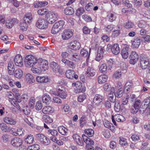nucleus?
Instances as JSON below:
<instances>
[{"label": "nucleus", "mask_w": 150, "mask_h": 150, "mask_svg": "<svg viewBox=\"0 0 150 150\" xmlns=\"http://www.w3.org/2000/svg\"><path fill=\"white\" fill-rule=\"evenodd\" d=\"M47 134L50 136H57L58 134V133L57 130L54 129H49L47 132Z\"/></svg>", "instance_id": "nucleus-46"}, {"label": "nucleus", "mask_w": 150, "mask_h": 150, "mask_svg": "<svg viewBox=\"0 0 150 150\" xmlns=\"http://www.w3.org/2000/svg\"><path fill=\"white\" fill-rule=\"evenodd\" d=\"M73 35V32L71 30L66 29L62 33V38L63 40H68Z\"/></svg>", "instance_id": "nucleus-9"}, {"label": "nucleus", "mask_w": 150, "mask_h": 150, "mask_svg": "<svg viewBox=\"0 0 150 150\" xmlns=\"http://www.w3.org/2000/svg\"><path fill=\"white\" fill-rule=\"evenodd\" d=\"M36 80L38 82L40 83H46L49 81V79L45 76H38L36 77Z\"/></svg>", "instance_id": "nucleus-26"}, {"label": "nucleus", "mask_w": 150, "mask_h": 150, "mask_svg": "<svg viewBox=\"0 0 150 150\" xmlns=\"http://www.w3.org/2000/svg\"><path fill=\"white\" fill-rule=\"evenodd\" d=\"M82 18L85 21L87 22H90L92 21L91 18L86 14H84L82 16Z\"/></svg>", "instance_id": "nucleus-61"}, {"label": "nucleus", "mask_w": 150, "mask_h": 150, "mask_svg": "<svg viewBox=\"0 0 150 150\" xmlns=\"http://www.w3.org/2000/svg\"><path fill=\"white\" fill-rule=\"evenodd\" d=\"M9 102L12 105L16 107L17 109L14 108H11V111L14 114L17 113L18 112V111L20 110V107L18 103L20 102V101L17 102L16 99H11L9 100Z\"/></svg>", "instance_id": "nucleus-8"}, {"label": "nucleus", "mask_w": 150, "mask_h": 150, "mask_svg": "<svg viewBox=\"0 0 150 150\" xmlns=\"http://www.w3.org/2000/svg\"><path fill=\"white\" fill-rule=\"evenodd\" d=\"M93 5L92 3H89L86 5L85 9L87 11L91 10L93 8Z\"/></svg>", "instance_id": "nucleus-51"}, {"label": "nucleus", "mask_w": 150, "mask_h": 150, "mask_svg": "<svg viewBox=\"0 0 150 150\" xmlns=\"http://www.w3.org/2000/svg\"><path fill=\"white\" fill-rule=\"evenodd\" d=\"M58 17V14L54 12H50L46 14L45 17L46 20L50 24L54 23Z\"/></svg>", "instance_id": "nucleus-4"}, {"label": "nucleus", "mask_w": 150, "mask_h": 150, "mask_svg": "<svg viewBox=\"0 0 150 150\" xmlns=\"http://www.w3.org/2000/svg\"><path fill=\"white\" fill-rule=\"evenodd\" d=\"M140 65L142 69H145L149 66V60L145 57H140Z\"/></svg>", "instance_id": "nucleus-10"}, {"label": "nucleus", "mask_w": 150, "mask_h": 150, "mask_svg": "<svg viewBox=\"0 0 150 150\" xmlns=\"http://www.w3.org/2000/svg\"><path fill=\"white\" fill-rule=\"evenodd\" d=\"M22 112L25 115H29L30 112V110L28 107H26L23 108L22 110Z\"/></svg>", "instance_id": "nucleus-57"}, {"label": "nucleus", "mask_w": 150, "mask_h": 150, "mask_svg": "<svg viewBox=\"0 0 150 150\" xmlns=\"http://www.w3.org/2000/svg\"><path fill=\"white\" fill-rule=\"evenodd\" d=\"M129 58L130 64H134L138 60L139 56L135 51H132L131 52Z\"/></svg>", "instance_id": "nucleus-7"}, {"label": "nucleus", "mask_w": 150, "mask_h": 150, "mask_svg": "<svg viewBox=\"0 0 150 150\" xmlns=\"http://www.w3.org/2000/svg\"><path fill=\"white\" fill-rule=\"evenodd\" d=\"M21 29L23 31H25L27 30L28 27V23L23 21L20 24Z\"/></svg>", "instance_id": "nucleus-43"}, {"label": "nucleus", "mask_w": 150, "mask_h": 150, "mask_svg": "<svg viewBox=\"0 0 150 150\" xmlns=\"http://www.w3.org/2000/svg\"><path fill=\"white\" fill-rule=\"evenodd\" d=\"M68 47L71 49L77 50L80 48L81 45L80 42L76 40H74L70 42L69 44Z\"/></svg>", "instance_id": "nucleus-11"}, {"label": "nucleus", "mask_w": 150, "mask_h": 150, "mask_svg": "<svg viewBox=\"0 0 150 150\" xmlns=\"http://www.w3.org/2000/svg\"><path fill=\"white\" fill-rule=\"evenodd\" d=\"M116 16L115 13H110L108 14L107 16V19L110 22H112L115 21L116 18Z\"/></svg>", "instance_id": "nucleus-39"}, {"label": "nucleus", "mask_w": 150, "mask_h": 150, "mask_svg": "<svg viewBox=\"0 0 150 150\" xmlns=\"http://www.w3.org/2000/svg\"><path fill=\"white\" fill-rule=\"evenodd\" d=\"M51 101V98L49 95L45 94L42 96V101L44 103L47 104H49Z\"/></svg>", "instance_id": "nucleus-35"}, {"label": "nucleus", "mask_w": 150, "mask_h": 150, "mask_svg": "<svg viewBox=\"0 0 150 150\" xmlns=\"http://www.w3.org/2000/svg\"><path fill=\"white\" fill-rule=\"evenodd\" d=\"M82 137L84 142L86 144V146L87 145L92 146L94 144V141L90 138L87 137L85 135L83 134Z\"/></svg>", "instance_id": "nucleus-27"}, {"label": "nucleus", "mask_w": 150, "mask_h": 150, "mask_svg": "<svg viewBox=\"0 0 150 150\" xmlns=\"http://www.w3.org/2000/svg\"><path fill=\"white\" fill-rule=\"evenodd\" d=\"M48 62L47 60L42 59H38L36 65L32 67L31 70L34 74H40L42 70L46 71L48 69Z\"/></svg>", "instance_id": "nucleus-1"}, {"label": "nucleus", "mask_w": 150, "mask_h": 150, "mask_svg": "<svg viewBox=\"0 0 150 150\" xmlns=\"http://www.w3.org/2000/svg\"><path fill=\"white\" fill-rule=\"evenodd\" d=\"M103 135L105 137L108 138L110 136V134L108 129L104 130L103 132Z\"/></svg>", "instance_id": "nucleus-60"}, {"label": "nucleus", "mask_w": 150, "mask_h": 150, "mask_svg": "<svg viewBox=\"0 0 150 150\" xmlns=\"http://www.w3.org/2000/svg\"><path fill=\"white\" fill-rule=\"evenodd\" d=\"M74 11L73 8L69 7L66 8L64 10V13L66 15H72L74 13Z\"/></svg>", "instance_id": "nucleus-36"}, {"label": "nucleus", "mask_w": 150, "mask_h": 150, "mask_svg": "<svg viewBox=\"0 0 150 150\" xmlns=\"http://www.w3.org/2000/svg\"><path fill=\"white\" fill-rule=\"evenodd\" d=\"M85 11L83 7H79L76 10V14L78 16H80Z\"/></svg>", "instance_id": "nucleus-45"}, {"label": "nucleus", "mask_w": 150, "mask_h": 150, "mask_svg": "<svg viewBox=\"0 0 150 150\" xmlns=\"http://www.w3.org/2000/svg\"><path fill=\"white\" fill-rule=\"evenodd\" d=\"M38 59L31 55H28L25 58V65L27 67H33L36 65Z\"/></svg>", "instance_id": "nucleus-2"}, {"label": "nucleus", "mask_w": 150, "mask_h": 150, "mask_svg": "<svg viewBox=\"0 0 150 150\" xmlns=\"http://www.w3.org/2000/svg\"><path fill=\"white\" fill-rule=\"evenodd\" d=\"M14 76L16 78L20 79L23 76V71L21 69H16L14 71Z\"/></svg>", "instance_id": "nucleus-33"}, {"label": "nucleus", "mask_w": 150, "mask_h": 150, "mask_svg": "<svg viewBox=\"0 0 150 150\" xmlns=\"http://www.w3.org/2000/svg\"><path fill=\"white\" fill-rule=\"evenodd\" d=\"M11 143L13 146L18 147L22 145L23 141L20 138L16 137L11 140Z\"/></svg>", "instance_id": "nucleus-15"}, {"label": "nucleus", "mask_w": 150, "mask_h": 150, "mask_svg": "<svg viewBox=\"0 0 150 150\" xmlns=\"http://www.w3.org/2000/svg\"><path fill=\"white\" fill-rule=\"evenodd\" d=\"M143 113H144L146 115H150V103L149 105L145 109L143 110Z\"/></svg>", "instance_id": "nucleus-64"}, {"label": "nucleus", "mask_w": 150, "mask_h": 150, "mask_svg": "<svg viewBox=\"0 0 150 150\" xmlns=\"http://www.w3.org/2000/svg\"><path fill=\"white\" fill-rule=\"evenodd\" d=\"M114 28V26L113 25H109L105 28L106 31L107 32H109L112 31Z\"/></svg>", "instance_id": "nucleus-63"}, {"label": "nucleus", "mask_w": 150, "mask_h": 150, "mask_svg": "<svg viewBox=\"0 0 150 150\" xmlns=\"http://www.w3.org/2000/svg\"><path fill=\"white\" fill-rule=\"evenodd\" d=\"M123 93V89L120 88L114 93V95L115 97L120 98L122 96Z\"/></svg>", "instance_id": "nucleus-41"}, {"label": "nucleus", "mask_w": 150, "mask_h": 150, "mask_svg": "<svg viewBox=\"0 0 150 150\" xmlns=\"http://www.w3.org/2000/svg\"><path fill=\"white\" fill-rule=\"evenodd\" d=\"M15 70V66L12 62L10 61L8 64L7 71L8 74L10 75H13L14 74Z\"/></svg>", "instance_id": "nucleus-18"}, {"label": "nucleus", "mask_w": 150, "mask_h": 150, "mask_svg": "<svg viewBox=\"0 0 150 150\" xmlns=\"http://www.w3.org/2000/svg\"><path fill=\"white\" fill-rule=\"evenodd\" d=\"M84 132L89 137L92 136L94 133V131L92 129H91L85 130Z\"/></svg>", "instance_id": "nucleus-48"}, {"label": "nucleus", "mask_w": 150, "mask_h": 150, "mask_svg": "<svg viewBox=\"0 0 150 150\" xmlns=\"http://www.w3.org/2000/svg\"><path fill=\"white\" fill-rule=\"evenodd\" d=\"M104 98V96L102 95L96 94L93 99V104H98L102 101Z\"/></svg>", "instance_id": "nucleus-16"}, {"label": "nucleus", "mask_w": 150, "mask_h": 150, "mask_svg": "<svg viewBox=\"0 0 150 150\" xmlns=\"http://www.w3.org/2000/svg\"><path fill=\"white\" fill-rule=\"evenodd\" d=\"M4 122L7 124L11 125H15L16 123V121L11 118L6 117L4 119Z\"/></svg>", "instance_id": "nucleus-34"}, {"label": "nucleus", "mask_w": 150, "mask_h": 150, "mask_svg": "<svg viewBox=\"0 0 150 150\" xmlns=\"http://www.w3.org/2000/svg\"><path fill=\"white\" fill-rule=\"evenodd\" d=\"M33 19L32 15L31 13L26 14L23 18V21L27 23H30Z\"/></svg>", "instance_id": "nucleus-30"}, {"label": "nucleus", "mask_w": 150, "mask_h": 150, "mask_svg": "<svg viewBox=\"0 0 150 150\" xmlns=\"http://www.w3.org/2000/svg\"><path fill=\"white\" fill-rule=\"evenodd\" d=\"M134 6L135 7H139L142 4V0H133Z\"/></svg>", "instance_id": "nucleus-54"}, {"label": "nucleus", "mask_w": 150, "mask_h": 150, "mask_svg": "<svg viewBox=\"0 0 150 150\" xmlns=\"http://www.w3.org/2000/svg\"><path fill=\"white\" fill-rule=\"evenodd\" d=\"M25 142L27 144H30L34 141L33 137V135L30 134L28 135L25 139Z\"/></svg>", "instance_id": "nucleus-40"}, {"label": "nucleus", "mask_w": 150, "mask_h": 150, "mask_svg": "<svg viewBox=\"0 0 150 150\" xmlns=\"http://www.w3.org/2000/svg\"><path fill=\"white\" fill-rule=\"evenodd\" d=\"M129 49V47H123L122 50L121 55L124 59H126L128 57Z\"/></svg>", "instance_id": "nucleus-25"}, {"label": "nucleus", "mask_w": 150, "mask_h": 150, "mask_svg": "<svg viewBox=\"0 0 150 150\" xmlns=\"http://www.w3.org/2000/svg\"><path fill=\"white\" fill-rule=\"evenodd\" d=\"M114 107L115 111L117 112H119L120 108V102L119 101H117L115 102Z\"/></svg>", "instance_id": "nucleus-52"}, {"label": "nucleus", "mask_w": 150, "mask_h": 150, "mask_svg": "<svg viewBox=\"0 0 150 150\" xmlns=\"http://www.w3.org/2000/svg\"><path fill=\"white\" fill-rule=\"evenodd\" d=\"M54 108L50 106H47L44 107L42 109V112L45 114H48L54 112Z\"/></svg>", "instance_id": "nucleus-29"}, {"label": "nucleus", "mask_w": 150, "mask_h": 150, "mask_svg": "<svg viewBox=\"0 0 150 150\" xmlns=\"http://www.w3.org/2000/svg\"><path fill=\"white\" fill-rule=\"evenodd\" d=\"M107 66L106 64H101L100 66L99 70L102 73H103L106 71L107 69Z\"/></svg>", "instance_id": "nucleus-47"}, {"label": "nucleus", "mask_w": 150, "mask_h": 150, "mask_svg": "<svg viewBox=\"0 0 150 150\" xmlns=\"http://www.w3.org/2000/svg\"><path fill=\"white\" fill-rule=\"evenodd\" d=\"M0 127L2 131L5 132H8V131H9L7 129V127L4 123L0 124Z\"/></svg>", "instance_id": "nucleus-59"}, {"label": "nucleus", "mask_w": 150, "mask_h": 150, "mask_svg": "<svg viewBox=\"0 0 150 150\" xmlns=\"http://www.w3.org/2000/svg\"><path fill=\"white\" fill-rule=\"evenodd\" d=\"M35 99L34 97H32L30 99L29 105L30 107L33 108L35 103Z\"/></svg>", "instance_id": "nucleus-56"}, {"label": "nucleus", "mask_w": 150, "mask_h": 150, "mask_svg": "<svg viewBox=\"0 0 150 150\" xmlns=\"http://www.w3.org/2000/svg\"><path fill=\"white\" fill-rule=\"evenodd\" d=\"M132 47L133 48H138L140 45L141 39L139 38H134L131 40Z\"/></svg>", "instance_id": "nucleus-17"}, {"label": "nucleus", "mask_w": 150, "mask_h": 150, "mask_svg": "<svg viewBox=\"0 0 150 150\" xmlns=\"http://www.w3.org/2000/svg\"><path fill=\"white\" fill-rule=\"evenodd\" d=\"M82 30L83 33L86 34H89L91 31V30L86 26H84Z\"/></svg>", "instance_id": "nucleus-58"}, {"label": "nucleus", "mask_w": 150, "mask_h": 150, "mask_svg": "<svg viewBox=\"0 0 150 150\" xmlns=\"http://www.w3.org/2000/svg\"><path fill=\"white\" fill-rule=\"evenodd\" d=\"M69 59L78 62L81 59L80 56L76 53H73L69 57Z\"/></svg>", "instance_id": "nucleus-28"}, {"label": "nucleus", "mask_w": 150, "mask_h": 150, "mask_svg": "<svg viewBox=\"0 0 150 150\" xmlns=\"http://www.w3.org/2000/svg\"><path fill=\"white\" fill-rule=\"evenodd\" d=\"M119 143L121 145L124 146L127 144L126 139L123 137L119 138Z\"/></svg>", "instance_id": "nucleus-55"}, {"label": "nucleus", "mask_w": 150, "mask_h": 150, "mask_svg": "<svg viewBox=\"0 0 150 150\" xmlns=\"http://www.w3.org/2000/svg\"><path fill=\"white\" fill-rule=\"evenodd\" d=\"M112 52L115 55H117L120 52V48L119 45L117 44H115L112 45Z\"/></svg>", "instance_id": "nucleus-24"}, {"label": "nucleus", "mask_w": 150, "mask_h": 150, "mask_svg": "<svg viewBox=\"0 0 150 150\" xmlns=\"http://www.w3.org/2000/svg\"><path fill=\"white\" fill-rule=\"evenodd\" d=\"M64 24V21L62 20L56 22L52 27L51 30L52 33L55 34L58 32L63 28Z\"/></svg>", "instance_id": "nucleus-3"}, {"label": "nucleus", "mask_w": 150, "mask_h": 150, "mask_svg": "<svg viewBox=\"0 0 150 150\" xmlns=\"http://www.w3.org/2000/svg\"><path fill=\"white\" fill-rule=\"evenodd\" d=\"M43 120L44 122L47 123H50L52 122L53 120L52 118L48 115H45L43 117Z\"/></svg>", "instance_id": "nucleus-42"}, {"label": "nucleus", "mask_w": 150, "mask_h": 150, "mask_svg": "<svg viewBox=\"0 0 150 150\" xmlns=\"http://www.w3.org/2000/svg\"><path fill=\"white\" fill-rule=\"evenodd\" d=\"M61 61L63 62L65 65L72 69H75V64L73 62L69 60L65 59H62Z\"/></svg>", "instance_id": "nucleus-19"}, {"label": "nucleus", "mask_w": 150, "mask_h": 150, "mask_svg": "<svg viewBox=\"0 0 150 150\" xmlns=\"http://www.w3.org/2000/svg\"><path fill=\"white\" fill-rule=\"evenodd\" d=\"M134 24L131 21H127L124 24V27L126 29H130L134 28Z\"/></svg>", "instance_id": "nucleus-44"}, {"label": "nucleus", "mask_w": 150, "mask_h": 150, "mask_svg": "<svg viewBox=\"0 0 150 150\" xmlns=\"http://www.w3.org/2000/svg\"><path fill=\"white\" fill-rule=\"evenodd\" d=\"M65 75L69 79H72L74 78L77 79L78 78V76L75 74V71L73 70L68 69L65 72Z\"/></svg>", "instance_id": "nucleus-14"}, {"label": "nucleus", "mask_w": 150, "mask_h": 150, "mask_svg": "<svg viewBox=\"0 0 150 150\" xmlns=\"http://www.w3.org/2000/svg\"><path fill=\"white\" fill-rule=\"evenodd\" d=\"M25 79L26 81L29 83H32L34 81L33 76L29 73H28L26 74Z\"/></svg>", "instance_id": "nucleus-32"}, {"label": "nucleus", "mask_w": 150, "mask_h": 150, "mask_svg": "<svg viewBox=\"0 0 150 150\" xmlns=\"http://www.w3.org/2000/svg\"><path fill=\"white\" fill-rule=\"evenodd\" d=\"M74 86L79 91H81V87H82V83L79 81L76 82L74 84Z\"/></svg>", "instance_id": "nucleus-53"}, {"label": "nucleus", "mask_w": 150, "mask_h": 150, "mask_svg": "<svg viewBox=\"0 0 150 150\" xmlns=\"http://www.w3.org/2000/svg\"><path fill=\"white\" fill-rule=\"evenodd\" d=\"M108 76L105 74L101 75L98 77V81L99 83L102 84L105 82L108 79Z\"/></svg>", "instance_id": "nucleus-31"}, {"label": "nucleus", "mask_w": 150, "mask_h": 150, "mask_svg": "<svg viewBox=\"0 0 150 150\" xmlns=\"http://www.w3.org/2000/svg\"><path fill=\"white\" fill-rule=\"evenodd\" d=\"M40 146L38 144H34L29 146L27 149V150H38L39 149Z\"/></svg>", "instance_id": "nucleus-49"}, {"label": "nucleus", "mask_w": 150, "mask_h": 150, "mask_svg": "<svg viewBox=\"0 0 150 150\" xmlns=\"http://www.w3.org/2000/svg\"><path fill=\"white\" fill-rule=\"evenodd\" d=\"M18 21L16 18H13L7 21L6 23L7 27L9 28H11L14 25L17 24L18 23Z\"/></svg>", "instance_id": "nucleus-21"}, {"label": "nucleus", "mask_w": 150, "mask_h": 150, "mask_svg": "<svg viewBox=\"0 0 150 150\" xmlns=\"http://www.w3.org/2000/svg\"><path fill=\"white\" fill-rule=\"evenodd\" d=\"M14 61L16 66L22 67L23 66V58L20 54H17L14 57Z\"/></svg>", "instance_id": "nucleus-12"}, {"label": "nucleus", "mask_w": 150, "mask_h": 150, "mask_svg": "<svg viewBox=\"0 0 150 150\" xmlns=\"http://www.w3.org/2000/svg\"><path fill=\"white\" fill-rule=\"evenodd\" d=\"M50 68L55 73L60 72V67L56 62H52L50 64Z\"/></svg>", "instance_id": "nucleus-20"}, {"label": "nucleus", "mask_w": 150, "mask_h": 150, "mask_svg": "<svg viewBox=\"0 0 150 150\" xmlns=\"http://www.w3.org/2000/svg\"><path fill=\"white\" fill-rule=\"evenodd\" d=\"M41 143L47 145L50 143V141L49 139L47 137H45V138L43 139V140L42 142Z\"/></svg>", "instance_id": "nucleus-62"}, {"label": "nucleus", "mask_w": 150, "mask_h": 150, "mask_svg": "<svg viewBox=\"0 0 150 150\" xmlns=\"http://www.w3.org/2000/svg\"><path fill=\"white\" fill-rule=\"evenodd\" d=\"M65 89L61 85L57 86V93L55 92H52V93L59 96L61 98L65 99L67 96V94L64 91Z\"/></svg>", "instance_id": "nucleus-5"}, {"label": "nucleus", "mask_w": 150, "mask_h": 150, "mask_svg": "<svg viewBox=\"0 0 150 150\" xmlns=\"http://www.w3.org/2000/svg\"><path fill=\"white\" fill-rule=\"evenodd\" d=\"M81 54L84 57H86L88 56V58L86 59V64L87 65H88V59L90 56L89 54H88V52L86 50L84 49L81 50L80 51Z\"/></svg>", "instance_id": "nucleus-38"}, {"label": "nucleus", "mask_w": 150, "mask_h": 150, "mask_svg": "<svg viewBox=\"0 0 150 150\" xmlns=\"http://www.w3.org/2000/svg\"><path fill=\"white\" fill-rule=\"evenodd\" d=\"M47 21L44 18H40L38 19L36 23L37 27L40 29H44L46 28L48 25Z\"/></svg>", "instance_id": "nucleus-6"}, {"label": "nucleus", "mask_w": 150, "mask_h": 150, "mask_svg": "<svg viewBox=\"0 0 150 150\" xmlns=\"http://www.w3.org/2000/svg\"><path fill=\"white\" fill-rule=\"evenodd\" d=\"M67 129L63 126H60L58 127L59 132L63 135H66L67 134Z\"/></svg>", "instance_id": "nucleus-37"}, {"label": "nucleus", "mask_w": 150, "mask_h": 150, "mask_svg": "<svg viewBox=\"0 0 150 150\" xmlns=\"http://www.w3.org/2000/svg\"><path fill=\"white\" fill-rule=\"evenodd\" d=\"M72 137L74 140L78 144L81 146L83 145V142L82 138L77 134H74L73 135Z\"/></svg>", "instance_id": "nucleus-22"}, {"label": "nucleus", "mask_w": 150, "mask_h": 150, "mask_svg": "<svg viewBox=\"0 0 150 150\" xmlns=\"http://www.w3.org/2000/svg\"><path fill=\"white\" fill-rule=\"evenodd\" d=\"M95 74V70L92 67H88L86 71V76L90 77L94 76Z\"/></svg>", "instance_id": "nucleus-23"}, {"label": "nucleus", "mask_w": 150, "mask_h": 150, "mask_svg": "<svg viewBox=\"0 0 150 150\" xmlns=\"http://www.w3.org/2000/svg\"><path fill=\"white\" fill-rule=\"evenodd\" d=\"M45 137V136L40 134H37L35 135V137L37 139L40 141L41 143Z\"/></svg>", "instance_id": "nucleus-50"}, {"label": "nucleus", "mask_w": 150, "mask_h": 150, "mask_svg": "<svg viewBox=\"0 0 150 150\" xmlns=\"http://www.w3.org/2000/svg\"><path fill=\"white\" fill-rule=\"evenodd\" d=\"M112 121L114 124L116 126V122L115 121L118 122H123L125 120V118L123 116L120 114H117L114 116H112Z\"/></svg>", "instance_id": "nucleus-13"}]
</instances>
